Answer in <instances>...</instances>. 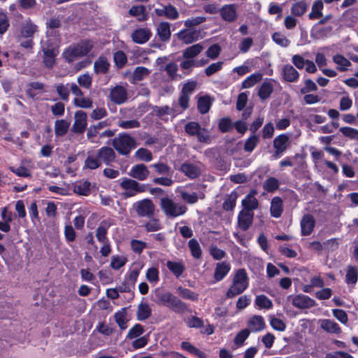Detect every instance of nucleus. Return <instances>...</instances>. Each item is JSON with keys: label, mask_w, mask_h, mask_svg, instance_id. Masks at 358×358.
<instances>
[{"label": "nucleus", "mask_w": 358, "mask_h": 358, "mask_svg": "<svg viewBox=\"0 0 358 358\" xmlns=\"http://www.w3.org/2000/svg\"><path fill=\"white\" fill-rule=\"evenodd\" d=\"M156 302L160 305L168 307L176 313H183L188 308L185 303L169 292H160L155 289Z\"/></svg>", "instance_id": "1"}, {"label": "nucleus", "mask_w": 358, "mask_h": 358, "mask_svg": "<svg viewBox=\"0 0 358 358\" xmlns=\"http://www.w3.org/2000/svg\"><path fill=\"white\" fill-rule=\"evenodd\" d=\"M92 48V41H83L66 48L64 50L62 56L68 63H71L80 57L87 56Z\"/></svg>", "instance_id": "2"}, {"label": "nucleus", "mask_w": 358, "mask_h": 358, "mask_svg": "<svg viewBox=\"0 0 358 358\" xmlns=\"http://www.w3.org/2000/svg\"><path fill=\"white\" fill-rule=\"evenodd\" d=\"M248 287V277L243 268L238 269L232 280V284L226 293L227 298L231 299L242 294Z\"/></svg>", "instance_id": "3"}, {"label": "nucleus", "mask_w": 358, "mask_h": 358, "mask_svg": "<svg viewBox=\"0 0 358 358\" xmlns=\"http://www.w3.org/2000/svg\"><path fill=\"white\" fill-rule=\"evenodd\" d=\"M160 207L165 215L169 218L183 215L187 210V208L185 204L176 203L172 199L167 196L160 199Z\"/></svg>", "instance_id": "4"}, {"label": "nucleus", "mask_w": 358, "mask_h": 358, "mask_svg": "<svg viewBox=\"0 0 358 358\" xmlns=\"http://www.w3.org/2000/svg\"><path fill=\"white\" fill-rule=\"evenodd\" d=\"M113 147L122 155H127L136 147L135 139L126 133L120 134L112 141Z\"/></svg>", "instance_id": "5"}, {"label": "nucleus", "mask_w": 358, "mask_h": 358, "mask_svg": "<svg viewBox=\"0 0 358 358\" xmlns=\"http://www.w3.org/2000/svg\"><path fill=\"white\" fill-rule=\"evenodd\" d=\"M120 187L123 189L122 194L129 198L136 194L145 192L149 187L148 184H141L135 180L123 178L120 183Z\"/></svg>", "instance_id": "6"}, {"label": "nucleus", "mask_w": 358, "mask_h": 358, "mask_svg": "<svg viewBox=\"0 0 358 358\" xmlns=\"http://www.w3.org/2000/svg\"><path fill=\"white\" fill-rule=\"evenodd\" d=\"M185 132L191 136H196L201 143H209L210 134L207 129L202 128L198 122H189L185 126Z\"/></svg>", "instance_id": "7"}, {"label": "nucleus", "mask_w": 358, "mask_h": 358, "mask_svg": "<svg viewBox=\"0 0 358 358\" xmlns=\"http://www.w3.org/2000/svg\"><path fill=\"white\" fill-rule=\"evenodd\" d=\"M134 208L140 217H150L154 215L155 205L149 199H145L134 203Z\"/></svg>", "instance_id": "8"}, {"label": "nucleus", "mask_w": 358, "mask_h": 358, "mask_svg": "<svg viewBox=\"0 0 358 358\" xmlns=\"http://www.w3.org/2000/svg\"><path fill=\"white\" fill-rule=\"evenodd\" d=\"M289 137L286 134H282L277 136L273 140V148L275 150L274 157H280L289 147Z\"/></svg>", "instance_id": "9"}, {"label": "nucleus", "mask_w": 358, "mask_h": 358, "mask_svg": "<svg viewBox=\"0 0 358 358\" xmlns=\"http://www.w3.org/2000/svg\"><path fill=\"white\" fill-rule=\"evenodd\" d=\"M87 126V115L83 110H78L74 114V122L71 130L76 134H83Z\"/></svg>", "instance_id": "10"}, {"label": "nucleus", "mask_w": 358, "mask_h": 358, "mask_svg": "<svg viewBox=\"0 0 358 358\" xmlns=\"http://www.w3.org/2000/svg\"><path fill=\"white\" fill-rule=\"evenodd\" d=\"M292 305L299 309L310 308L316 305L315 300L307 295L297 294L295 296H289Z\"/></svg>", "instance_id": "11"}, {"label": "nucleus", "mask_w": 358, "mask_h": 358, "mask_svg": "<svg viewBox=\"0 0 358 358\" xmlns=\"http://www.w3.org/2000/svg\"><path fill=\"white\" fill-rule=\"evenodd\" d=\"M110 100L115 104H122L127 100V92L122 85H116L110 90Z\"/></svg>", "instance_id": "12"}, {"label": "nucleus", "mask_w": 358, "mask_h": 358, "mask_svg": "<svg viewBox=\"0 0 358 358\" xmlns=\"http://www.w3.org/2000/svg\"><path fill=\"white\" fill-rule=\"evenodd\" d=\"M179 40L185 44L192 43L202 38L201 31L196 29H182L177 34Z\"/></svg>", "instance_id": "13"}, {"label": "nucleus", "mask_w": 358, "mask_h": 358, "mask_svg": "<svg viewBox=\"0 0 358 358\" xmlns=\"http://www.w3.org/2000/svg\"><path fill=\"white\" fill-rule=\"evenodd\" d=\"M257 193L256 190L252 189L245 196L241 202L243 210L254 213L253 210L258 208L259 201L255 197Z\"/></svg>", "instance_id": "14"}, {"label": "nucleus", "mask_w": 358, "mask_h": 358, "mask_svg": "<svg viewBox=\"0 0 358 358\" xmlns=\"http://www.w3.org/2000/svg\"><path fill=\"white\" fill-rule=\"evenodd\" d=\"M220 13L223 20L231 22L237 19V6L235 4H227L220 9Z\"/></svg>", "instance_id": "15"}, {"label": "nucleus", "mask_w": 358, "mask_h": 358, "mask_svg": "<svg viewBox=\"0 0 358 358\" xmlns=\"http://www.w3.org/2000/svg\"><path fill=\"white\" fill-rule=\"evenodd\" d=\"M150 171L143 164H138L133 166L129 175L138 180L143 181L148 178Z\"/></svg>", "instance_id": "16"}, {"label": "nucleus", "mask_w": 358, "mask_h": 358, "mask_svg": "<svg viewBox=\"0 0 358 358\" xmlns=\"http://www.w3.org/2000/svg\"><path fill=\"white\" fill-rule=\"evenodd\" d=\"M152 36L151 31L148 28H138L131 34L132 41L138 44H143L149 41Z\"/></svg>", "instance_id": "17"}, {"label": "nucleus", "mask_w": 358, "mask_h": 358, "mask_svg": "<svg viewBox=\"0 0 358 358\" xmlns=\"http://www.w3.org/2000/svg\"><path fill=\"white\" fill-rule=\"evenodd\" d=\"M282 79L289 83H295L299 78V73L290 64L284 65L281 69Z\"/></svg>", "instance_id": "18"}, {"label": "nucleus", "mask_w": 358, "mask_h": 358, "mask_svg": "<svg viewBox=\"0 0 358 358\" xmlns=\"http://www.w3.org/2000/svg\"><path fill=\"white\" fill-rule=\"evenodd\" d=\"M97 157L100 162H103L105 164L109 165L115 159V153L110 147H102L97 151Z\"/></svg>", "instance_id": "19"}, {"label": "nucleus", "mask_w": 358, "mask_h": 358, "mask_svg": "<svg viewBox=\"0 0 358 358\" xmlns=\"http://www.w3.org/2000/svg\"><path fill=\"white\" fill-rule=\"evenodd\" d=\"M254 218V213L242 210L238 216V224L239 227L246 231L252 224Z\"/></svg>", "instance_id": "20"}, {"label": "nucleus", "mask_w": 358, "mask_h": 358, "mask_svg": "<svg viewBox=\"0 0 358 358\" xmlns=\"http://www.w3.org/2000/svg\"><path fill=\"white\" fill-rule=\"evenodd\" d=\"M320 327L329 334H339L341 332L340 326L333 320L322 319L319 320Z\"/></svg>", "instance_id": "21"}, {"label": "nucleus", "mask_w": 358, "mask_h": 358, "mask_svg": "<svg viewBox=\"0 0 358 358\" xmlns=\"http://www.w3.org/2000/svg\"><path fill=\"white\" fill-rule=\"evenodd\" d=\"M266 327L264 319L261 315H254L248 322V329L250 332H258Z\"/></svg>", "instance_id": "22"}, {"label": "nucleus", "mask_w": 358, "mask_h": 358, "mask_svg": "<svg viewBox=\"0 0 358 358\" xmlns=\"http://www.w3.org/2000/svg\"><path fill=\"white\" fill-rule=\"evenodd\" d=\"M315 220L314 217L309 214L305 215L301 221V234L303 236L310 235L315 227Z\"/></svg>", "instance_id": "23"}, {"label": "nucleus", "mask_w": 358, "mask_h": 358, "mask_svg": "<svg viewBox=\"0 0 358 358\" xmlns=\"http://www.w3.org/2000/svg\"><path fill=\"white\" fill-rule=\"evenodd\" d=\"M157 34L160 41L166 42L169 41L171 35V24L168 22H161L157 27Z\"/></svg>", "instance_id": "24"}, {"label": "nucleus", "mask_w": 358, "mask_h": 358, "mask_svg": "<svg viewBox=\"0 0 358 358\" xmlns=\"http://www.w3.org/2000/svg\"><path fill=\"white\" fill-rule=\"evenodd\" d=\"M43 62L45 66L48 68H52L55 64V57L58 51L55 48H43Z\"/></svg>", "instance_id": "25"}, {"label": "nucleus", "mask_w": 358, "mask_h": 358, "mask_svg": "<svg viewBox=\"0 0 358 358\" xmlns=\"http://www.w3.org/2000/svg\"><path fill=\"white\" fill-rule=\"evenodd\" d=\"M231 266L229 263L222 262L217 264L214 278L217 281L222 280L229 272Z\"/></svg>", "instance_id": "26"}, {"label": "nucleus", "mask_w": 358, "mask_h": 358, "mask_svg": "<svg viewBox=\"0 0 358 358\" xmlns=\"http://www.w3.org/2000/svg\"><path fill=\"white\" fill-rule=\"evenodd\" d=\"M333 27L327 26L321 28H314L310 34L311 38L319 40L329 37L332 33Z\"/></svg>", "instance_id": "27"}, {"label": "nucleus", "mask_w": 358, "mask_h": 358, "mask_svg": "<svg viewBox=\"0 0 358 358\" xmlns=\"http://www.w3.org/2000/svg\"><path fill=\"white\" fill-rule=\"evenodd\" d=\"M180 171L190 178H195L201 173L197 166L189 163L183 164L180 167Z\"/></svg>", "instance_id": "28"}, {"label": "nucleus", "mask_w": 358, "mask_h": 358, "mask_svg": "<svg viewBox=\"0 0 358 358\" xmlns=\"http://www.w3.org/2000/svg\"><path fill=\"white\" fill-rule=\"evenodd\" d=\"M38 31V27L30 20H27L21 29V36L24 38H31Z\"/></svg>", "instance_id": "29"}, {"label": "nucleus", "mask_w": 358, "mask_h": 358, "mask_svg": "<svg viewBox=\"0 0 358 358\" xmlns=\"http://www.w3.org/2000/svg\"><path fill=\"white\" fill-rule=\"evenodd\" d=\"M282 201L278 197H274L271 202V215L272 217L278 218L281 216L282 213Z\"/></svg>", "instance_id": "30"}, {"label": "nucleus", "mask_w": 358, "mask_h": 358, "mask_svg": "<svg viewBox=\"0 0 358 358\" xmlns=\"http://www.w3.org/2000/svg\"><path fill=\"white\" fill-rule=\"evenodd\" d=\"M114 317L120 329L124 330L127 328L129 319L127 317V313L125 308H122L120 310L115 313Z\"/></svg>", "instance_id": "31"}, {"label": "nucleus", "mask_w": 358, "mask_h": 358, "mask_svg": "<svg viewBox=\"0 0 358 358\" xmlns=\"http://www.w3.org/2000/svg\"><path fill=\"white\" fill-rule=\"evenodd\" d=\"M203 50V46L201 43H197L184 50L182 56L185 59H193L200 54Z\"/></svg>", "instance_id": "32"}, {"label": "nucleus", "mask_w": 358, "mask_h": 358, "mask_svg": "<svg viewBox=\"0 0 358 358\" xmlns=\"http://www.w3.org/2000/svg\"><path fill=\"white\" fill-rule=\"evenodd\" d=\"M358 280V269L354 266H348L345 275V282L354 287Z\"/></svg>", "instance_id": "33"}, {"label": "nucleus", "mask_w": 358, "mask_h": 358, "mask_svg": "<svg viewBox=\"0 0 358 358\" xmlns=\"http://www.w3.org/2000/svg\"><path fill=\"white\" fill-rule=\"evenodd\" d=\"M166 266L169 270L177 278L180 277L185 270V266L181 261H168L166 263Z\"/></svg>", "instance_id": "34"}, {"label": "nucleus", "mask_w": 358, "mask_h": 358, "mask_svg": "<svg viewBox=\"0 0 358 358\" xmlns=\"http://www.w3.org/2000/svg\"><path fill=\"white\" fill-rule=\"evenodd\" d=\"M129 14L130 16L137 17L139 21H145L148 19L144 6H132L129 10Z\"/></svg>", "instance_id": "35"}, {"label": "nucleus", "mask_w": 358, "mask_h": 358, "mask_svg": "<svg viewBox=\"0 0 358 358\" xmlns=\"http://www.w3.org/2000/svg\"><path fill=\"white\" fill-rule=\"evenodd\" d=\"M324 8V3L322 0L315 1L311 8V11L308 14L310 20L318 19L322 16V9Z\"/></svg>", "instance_id": "36"}, {"label": "nucleus", "mask_w": 358, "mask_h": 358, "mask_svg": "<svg viewBox=\"0 0 358 358\" xmlns=\"http://www.w3.org/2000/svg\"><path fill=\"white\" fill-rule=\"evenodd\" d=\"M90 187V182L87 180L78 182L73 185V191L79 195L87 196L91 192Z\"/></svg>", "instance_id": "37"}, {"label": "nucleus", "mask_w": 358, "mask_h": 358, "mask_svg": "<svg viewBox=\"0 0 358 358\" xmlns=\"http://www.w3.org/2000/svg\"><path fill=\"white\" fill-rule=\"evenodd\" d=\"M150 71L144 66H138L134 71L131 83H135L136 82L143 80L150 74Z\"/></svg>", "instance_id": "38"}, {"label": "nucleus", "mask_w": 358, "mask_h": 358, "mask_svg": "<svg viewBox=\"0 0 358 358\" xmlns=\"http://www.w3.org/2000/svg\"><path fill=\"white\" fill-rule=\"evenodd\" d=\"M70 125V122L66 120H59L55 124V132L56 136H62L66 134Z\"/></svg>", "instance_id": "39"}, {"label": "nucleus", "mask_w": 358, "mask_h": 358, "mask_svg": "<svg viewBox=\"0 0 358 358\" xmlns=\"http://www.w3.org/2000/svg\"><path fill=\"white\" fill-rule=\"evenodd\" d=\"M238 198V194L236 192H231L229 195L225 198L222 208L225 210H233L234 207L236 206V199Z\"/></svg>", "instance_id": "40"}, {"label": "nucleus", "mask_w": 358, "mask_h": 358, "mask_svg": "<svg viewBox=\"0 0 358 358\" xmlns=\"http://www.w3.org/2000/svg\"><path fill=\"white\" fill-rule=\"evenodd\" d=\"M262 79V74L261 73H255L248 76L242 83V87L243 89L250 88L259 83Z\"/></svg>", "instance_id": "41"}, {"label": "nucleus", "mask_w": 358, "mask_h": 358, "mask_svg": "<svg viewBox=\"0 0 358 358\" xmlns=\"http://www.w3.org/2000/svg\"><path fill=\"white\" fill-rule=\"evenodd\" d=\"M255 303L259 308L269 310L273 308L272 301L264 294L257 296Z\"/></svg>", "instance_id": "42"}, {"label": "nucleus", "mask_w": 358, "mask_h": 358, "mask_svg": "<svg viewBox=\"0 0 358 358\" xmlns=\"http://www.w3.org/2000/svg\"><path fill=\"white\" fill-rule=\"evenodd\" d=\"M308 9V4L305 1H300L294 3L291 7L292 14L295 16L303 15Z\"/></svg>", "instance_id": "43"}, {"label": "nucleus", "mask_w": 358, "mask_h": 358, "mask_svg": "<svg viewBox=\"0 0 358 358\" xmlns=\"http://www.w3.org/2000/svg\"><path fill=\"white\" fill-rule=\"evenodd\" d=\"M101 165V162L96 156L88 155L85 161L83 169L94 170L98 169Z\"/></svg>", "instance_id": "44"}, {"label": "nucleus", "mask_w": 358, "mask_h": 358, "mask_svg": "<svg viewBox=\"0 0 358 358\" xmlns=\"http://www.w3.org/2000/svg\"><path fill=\"white\" fill-rule=\"evenodd\" d=\"M176 291L178 295L185 299H189L193 301L198 300V294L189 289L180 286L176 289Z\"/></svg>", "instance_id": "45"}, {"label": "nucleus", "mask_w": 358, "mask_h": 358, "mask_svg": "<svg viewBox=\"0 0 358 358\" xmlns=\"http://www.w3.org/2000/svg\"><path fill=\"white\" fill-rule=\"evenodd\" d=\"M109 63L104 57H99L97 61L94 62V69L96 73H105L108 71Z\"/></svg>", "instance_id": "46"}, {"label": "nucleus", "mask_w": 358, "mask_h": 358, "mask_svg": "<svg viewBox=\"0 0 358 358\" xmlns=\"http://www.w3.org/2000/svg\"><path fill=\"white\" fill-rule=\"evenodd\" d=\"M151 315V308L147 303H141L137 310V318L143 321L148 319Z\"/></svg>", "instance_id": "47"}, {"label": "nucleus", "mask_w": 358, "mask_h": 358, "mask_svg": "<svg viewBox=\"0 0 358 358\" xmlns=\"http://www.w3.org/2000/svg\"><path fill=\"white\" fill-rule=\"evenodd\" d=\"M333 61L338 65L337 69L341 71H345L351 62L344 56L337 54L333 57Z\"/></svg>", "instance_id": "48"}, {"label": "nucleus", "mask_w": 358, "mask_h": 358, "mask_svg": "<svg viewBox=\"0 0 358 358\" xmlns=\"http://www.w3.org/2000/svg\"><path fill=\"white\" fill-rule=\"evenodd\" d=\"M158 175L170 176L172 173L170 166L162 162H157L150 165Z\"/></svg>", "instance_id": "49"}, {"label": "nucleus", "mask_w": 358, "mask_h": 358, "mask_svg": "<svg viewBox=\"0 0 358 358\" xmlns=\"http://www.w3.org/2000/svg\"><path fill=\"white\" fill-rule=\"evenodd\" d=\"M273 90V85L271 83L264 82L259 90L258 95L261 99L264 100L269 97Z\"/></svg>", "instance_id": "50"}, {"label": "nucleus", "mask_w": 358, "mask_h": 358, "mask_svg": "<svg viewBox=\"0 0 358 358\" xmlns=\"http://www.w3.org/2000/svg\"><path fill=\"white\" fill-rule=\"evenodd\" d=\"M73 103L77 107L87 109L92 108L93 101L90 98L85 97L83 95L80 97H75Z\"/></svg>", "instance_id": "51"}, {"label": "nucleus", "mask_w": 358, "mask_h": 358, "mask_svg": "<svg viewBox=\"0 0 358 358\" xmlns=\"http://www.w3.org/2000/svg\"><path fill=\"white\" fill-rule=\"evenodd\" d=\"M211 105L210 99L208 96L200 97L198 100L197 107L201 114L208 112Z\"/></svg>", "instance_id": "52"}, {"label": "nucleus", "mask_w": 358, "mask_h": 358, "mask_svg": "<svg viewBox=\"0 0 358 358\" xmlns=\"http://www.w3.org/2000/svg\"><path fill=\"white\" fill-rule=\"evenodd\" d=\"M188 247L192 255L195 259H199L201 256V249L199 242L196 239H191L188 242Z\"/></svg>", "instance_id": "53"}, {"label": "nucleus", "mask_w": 358, "mask_h": 358, "mask_svg": "<svg viewBox=\"0 0 358 358\" xmlns=\"http://www.w3.org/2000/svg\"><path fill=\"white\" fill-rule=\"evenodd\" d=\"M273 41L282 48H287L290 44V41L281 32H275L272 35Z\"/></svg>", "instance_id": "54"}, {"label": "nucleus", "mask_w": 358, "mask_h": 358, "mask_svg": "<svg viewBox=\"0 0 358 358\" xmlns=\"http://www.w3.org/2000/svg\"><path fill=\"white\" fill-rule=\"evenodd\" d=\"M77 82L80 87L90 89L92 84V77L90 73H85L78 77Z\"/></svg>", "instance_id": "55"}, {"label": "nucleus", "mask_w": 358, "mask_h": 358, "mask_svg": "<svg viewBox=\"0 0 358 358\" xmlns=\"http://www.w3.org/2000/svg\"><path fill=\"white\" fill-rule=\"evenodd\" d=\"M56 91L60 98L67 101L69 100V83L66 85L64 84H58L55 86Z\"/></svg>", "instance_id": "56"}, {"label": "nucleus", "mask_w": 358, "mask_h": 358, "mask_svg": "<svg viewBox=\"0 0 358 358\" xmlns=\"http://www.w3.org/2000/svg\"><path fill=\"white\" fill-rule=\"evenodd\" d=\"M107 231L108 227L102 224L98 227L96 231V237L97 240L103 244L109 243L106 236Z\"/></svg>", "instance_id": "57"}, {"label": "nucleus", "mask_w": 358, "mask_h": 358, "mask_svg": "<svg viewBox=\"0 0 358 358\" xmlns=\"http://www.w3.org/2000/svg\"><path fill=\"white\" fill-rule=\"evenodd\" d=\"M340 131L344 136L348 137L351 140H358V129H357L350 127H343L340 128Z\"/></svg>", "instance_id": "58"}, {"label": "nucleus", "mask_w": 358, "mask_h": 358, "mask_svg": "<svg viewBox=\"0 0 358 358\" xmlns=\"http://www.w3.org/2000/svg\"><path fill=\"white\" fill-rule=\"evenodd\" d=\"M148 281L153 285H156L159 280V271L155 267H152L148 269L145 275Z\"/></svg>", "instance_id": "59"}, {"label": "nucleus", "mask_w": 358, "mask_h": 358, "mask_svg": "<svg viewBox=\"0 0 358 358\" xmlns=\"http://www.w3.org/2000/svg\"><path fill=\"white\" fill-rule=\"evenodd\" d=\"M279 187L278 180L273 177H270L264 182V188L269 192H272Z\"/></svg>", "instance_id": "60"}, {"label": "nucleus", "mask_w": 358, "mask_h": 358, "mask_svg": "<svg viewBox=\"0 0 358 358\" xmlns=\"http://www.w3.org/2000/svg\"><path fill=\"white\" fill-rule=\"evenodd\" d=\"M259 142V138L257 135H252L249 137L244 145V150L248 152H251L257 146Z\"/></svg>", "instance_id": "61"}, {"label": "nucleus", "mask_w": 358, "mask_h": 358, "mask_svg": "<svg viewBox=\"0 0 358 358\" xmlns=\"http://www.w3.org/2000/svg\"><path fill=\"white\" fill-rule=\"evenodd\" d=\"M181 348L183 350L195 355L198 358H203L204 357V353L203 352L200 351L188 342H182L181 343Z\"/></svg>", "instance_id": "62"}, {"label": "nucleus", "mask_w": 358, "mask_h": 358, "mask_svg": "<svg viewBox=\"0 0 358 358\" xmlns=\"http://www.w3.org/2000/svg\"><path fill=\"white\" fill-rule=\"evenodd\" d=\"M135 155L141 161L146 162H150L152 159V155L150 151L145 148L138 149Z\"/></svg>", "instance_id": "63"}, {"label": "nucleus", "mask_w": 358, "mask_h": 358, "mask_svg": "<svg viewBox=\"0 0 358 358\" xmlns=\"http://www.w3.org/2000/svg\"><path fill=\"white\" fill-rule=\"evenodd\" d=\"M144 331L143 327L139 324H135L131 328L127 334V338L129 339H134L140 336Z\"/></svg>", "instance_id": "64"}]
</instances>
